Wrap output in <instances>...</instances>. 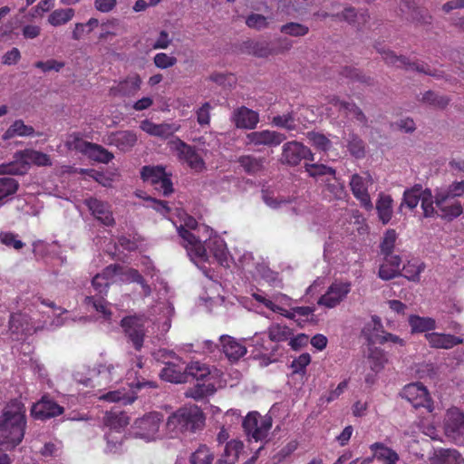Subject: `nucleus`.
<instances>
[{
  "instance_id": "57",
  "label": "nucleus",
  "mask_w": 464,
  "mask_h": 464,
  "mask_svg": "<svg viewBox=\"0 0 464 464\" xmlns=\"http://www.w3.org/2000/svg\"><path fill=\"white\" fill-rule=\"evenodd\" d=\"M56 311H59V313H55V317L50 321H44V324L40 325V329L54 330L55 328L63 326L68 323L69 318L67 316H63V314L67 315L68 311L60 307L55 308V312Z\"/></svg>"
},
{
  "instance_id": "1",
  "label": "nucleus",
  "mask_w": 464,
  "mask_h": 464,
  "mask_svg": "<svg viewBox=\"0 0 464 464\" xmlns=\"http://www.w3.org/2000/svg\"><path fill=\"white\" fill-rule=\"evenodd\" d=\"M148 200L151 203L150 207L156 211L164 216L169 215L168 218L176 227L190 260L203 271L207 277L213 278L211 271L207 270L204 266L209 258L208 249L220 266L229 267L231 263H235L242 270L247 273L253 272V266L256 263L251 253L245 252L238 257L237 261H235L227 251L225 240L214 233L210 227L198 225L193 217L179 208L176 209L177 219H174L167 202L156 200L152 198H149Z\"/></svg>"
},
{
  "instance_id": "58",
  "label": "nucleus",
  "mask_w": 464,
  "mask_h": 464,
  "mask_svg": "<svg viewBox=\"0 0 464 464\" xmlns=\"http://www.w3.org/2000/svg\"><path fill=\"white\" fill-rule=\"evenodd\" d=\"M157 311L162 314V328L164 331H168L170 327V318L174 313V308L169 302L160 303L153 308V312Z\"/></svg>"
},
{
  "instance_id": "2",
  "label": "nucleus",
  "mask_w": 464,
  "mask_h": 464,
  "mask_svg": "<svg viewBox=\"0 0 464 464\" xmlns=\"http://www.w3.org/2000/svg\"><path fill=\"white\" fill-rule=\"evenodd\" d=\"M25 426L24 405L18 400L11 401L0 411V447L7 450L20 444Z\"/></svg>"
},
{
  "instance_id": "62",
  "label": "nucleus",
  "mask_w": 464,
  "mask_h": 464,
  "mask_svg": "<svg viewBox=\"0 0 464 464\" xmlns=\"http://www.w3.org/2000/svg\"><path fill=\"white\" fill-rule=\"evenodd\" d=\"M119 21L114 18L101 24V33L99 34V39L107 40L109 37L116 36Z\"/></svg>"
},
{
  "instance_id": "42",
  "label": "nucleus",
  "mask_w": 464,
  "mask_h": 464,
  "mask_svg": "<svg viewBox=\"0 0 464 464\" xmlns=\"http://www.w3.org/2000/svg\"><path fill=\"white\" fill-rule=\"evenodd\" d=\"M379 218L383 224H387L392 216V198L389 195L382 194L376 204Z\"/></svg>"
},
{
  "instance_id": "16",
  "label": "nucleus",
  "mask_w": 464,
  "mask_h": 464,
  "mask_svg": "<svg viewBox=\"0 0 464 464\" xmlns=\"http://www.w3.org/2000/svg\"><path fill=\"white\" fill-rule=\"evenodd\" d=\"M373 184V179L369 172L353 174L350 179L351 190L365 209L372 208V202L369 194V188Z\"/></svg>"
},
{
  "instance_id": "18",
  "label": "nucleus",
  "mask_w": 464,
  "mask_h": 464,
  "mask_svg": "<svg viewBox=\"0 0 464 464\" xmlns=\"http://www.w3.org/2000/svg\"><path fill=\"white\" fill-rule=\"evenodd\" d=\"M303 160H314L310 149L301 142L293 140L282 147L281 161L289 166H297Z\"/></svg>"
},
{
  "instance_id": "14",
  "label": "nucleus",
  "mask_w": 464,
  "mask_h": 464,
  "mask_svg": "<svg viewBox=\"0 0 464 464\" xmlns=\"http://www.w3.org/2000/svg\"><path fill=\"white\" fill-rule=\"evenodd\" d=\"M352 290V284L348 281L335 280L318 299L317 304L328 309L338 306L348 296Z\"/></svg>"
},
{
  "instance_id": "54",
  "label": "nucleus",
  "mask_w": 464,
  "mask_h": 464,
  "mask_svg": "<svg viewBox=\"0 0 464 464\" xmlns=\"http://www.w3.org/2000/svg\"><path fill=\"white\" fill-rule=\"evenodd\" d=\"M238 162L244 169L250 174L256 173L264 167V160L262 159H257L250 155L240 157Z\"/></svg>"
},
{
  "instance_id": "30",
  "label": "nucleus",
  "mask_w": 464,
  "mask_h": 464,
  "mask_svg": "<svg viewBox=\"0 0 464 464\" xmlns=\"http://www.w3.org/2000/svg\"><path fill=\"white\" fill-rule=\"evenodd\" d=\"M231 121L237 128L253 130L259 121V115L256 111L242 106L234 110Z\"/></svg>"
},
{
  "instance_id": "37",
  "label": "nucleus",
  "mask_w": 464,
  "mask_h": 464,
  "mask_svg": "<svg viewBox=\"0 0 464 464\" xmlns=\"http://www.w3.org/2000/svg\"><path fill=\"white\" fill-rule=\"evenodd\" d=\"M370 450L373 458L384 464H397L399 461L397 452L382 442L372 443Z\"/></svg>"
},
{
  "instance_id": "10",
  "label": "nucleus",
  "mask_w": 464,
  "mask_h": 464,
  "mask_svg": "<svg viewBox=\"0 0 464 464\" xmlns=\"http://www.w3.org/2000/svg\"><path fill=\"white\" fill-rule=\"evenodd\" d=\"M92 377L88 379L85 385L92 382L93 386H111L118 383L123 375V368L119 363L105 362L98 363L92 369Z\"/></svg>"
},
{
  "instance_id": "25",
  "label": "nucleus",
  "mask_w": 464,
  "mask_h": 464,
  "mask_svg": "<svg viewBox=\"0 0 464 464\" xmlns=\"http://www.w3.org/2000/svg\"><path fill=\"white\" fill-rule=\"evenodd\" d=\"M84 204L92 215L102 224L108 227L114 225L115 220L109 203L96 198H89L84 200Z\"/></svg>"
},
{
  "instance_id": "6",
  "label": "nucleus",
  "mask_w": 464,
  "mask_h": 464,
  "mask_svg": "<svg viewBox=\"0 0 464 464\" xmlns=\"http://www.w3.org/2000/svg\"><path fill=\"white\" fill-rule=\"evenodd\" d=\"M31 164L38 166H50V157L34 150L18 151L14 156V160L0 165V175H22L26 173Z\"/></svg>"
},
{
  "instance_id": "44",
  "label": "nucleus",
  "mask_w": 464,
  "mask_h": 464,
  "mask_svg": "<svg viewBox=\"0 0 464 464\" xmlns=\"http://www.w3.org/2000/svg\"><path fill=\"white\" fill-rule=\"evenodd\" d=\"M34 133V130L32 126L24 124L22 120H16L13 124L6 130L4 134V139H11L15 136L26 137L32 136Z\"/></svg>"
},
{
  "instance_id": "28",
  "label": "nucleus",
  "mask_w": 464,
  "mask_h": 464,
  "mask_svg": "<svg viewBox=\"0 0 464 464\" xmlns=\"http://www.w3.org/2000/svg\"><path fill=\"white\" fill-rule=\"evenodd\" d=\"M383 60L391 65L397 67H406L407 69L416 70L425 74L432 75L434 77H440V72H432L430 69L426 68L423 64L416 63H410L409 60L404 56H397L392 51L387 50L381 52Z\"/></svg>"
},
{
  "instance_id": "45",
  "label": "nucleus",
  "mask_w": 464,
  "mask_h": 464,
  "mask_svg": "<svg viewBox=\"0 0 464 464\" xmlns=\"http://www.w3.org/2000/svg\"><path fill=\"white\" fill-rule=\"evenodd\" d=\"M74 10L72 8L56 9L48 16V23L53 26H60L70 22L74 16Z\"/></svg>"
},
{
  "instance_id": "31",
  "label": "nucleus",
  "mask_w": 464,
  "mask_h": 464,
  "mask_svg": "<svg viewBox=\"0 0 464 464\" xmlns=\"http://www.w3.org/2000/svg\"><path fill=\"white\" fill-rule=\"evenodd\" d=\"M137 135L131 130H119L107 135L104 141L121 151L130 150L137 142Z\"/></svg>"
},
{
  "instance_id": "49",
  "label": "nucleus",
  "mask_w": 464,
  "mask_h": 464,
  "mask_svg": "<svg viewBox=\"0 0 464 464\" xmlns=\"http://www.w3.org/2000/svg\"><path fill=\"white\" fill-rule=\"evenodd\" d=\"M292 336V331L285 325L274 324L268 328V337L270 342H285Z\"/></svg>"
},
{
  "instance_id": "9",
  "label": "nucleus",
  "mask_w": 464,
  "mask_h": 464,
  "mask_svg": "<svg viewBox=\"0 0 464 464\" xmlns=\"http://www.w3.org/2000/svg\"><path fill=\"white\" fill-rule=\"evenodd\" d=\"M273 425L272 417L268 414L261 415L257 411L249 412L243 420V428L250 440H265Z\"/></svg>"
},
{
  "instance_id": "29",
  "label": "nucleus",
  "mask_w": 464,
  "mask_h": 464,
  "mask_svg": "<svg viewBox=\"0 0 464 464\" xmlns=\"http://www.w3.org/2000/svg\"><path fill=\"white\" fill-rule=\"evenodd\" d=\"M435 205L439 211H440L439 215L444 218L453 219L463 212L462 205L459 200L446 198L444 194L435 195Z\"/></svg>"
},
{
  "instance_id": "64",
  "label": "nucleus",
  "mask_w": 464,
  "mask_h": 464,
  "mask_svg": "<svg viewBox=\"0 0 464 464\" xmlns=\"http://www.w3.org/2000/svg\"><path fill=\"white\" fill-rule=\"evenodd\" d=\"M436 194H444L446 198H455L464 194V181L453 182L447 188L437 190Z\"/></svg>"
},
{
  "instance_id": "41",
  "label": "nucleus",
  "mask_w": 464,
  "mask_h": 464,
  "mask_svg": "<svg viewBox=\"0 0 464 464\" xmlns=\"http://www.w3.org/2000/svg\"><path fill=\"white\" fill-rule=\"evenodd\" d=\"M409 324L412 334L425 333L436 328V322L434 319L414 314L409 317Z\"/></svg>"
},
{
  "instance_id": "20",
  "label": "nucleus",
  "mask_w": 464,
  "mask_h": 464,
  "mask_svg": "<svg viewBox=\"0 0 464 464\" xmlns=\"http://www.w3.org/2000/svg\"><path fill=\"white\" fill-rule=\"evenodd\" d=\"M330 107L325 109V114L328 117H334L335 111H340L344 117L355 119L364 123L366 118L362 111L354 104L341 101L339 98L333 97L329 101Z\"/></svg>"
},
{
  "instance_id": "33",
  "label": "nucleus",
  "mask_w": 464,
  "mask_h": 464,
  "mask_svg": "<svg viewBox=\"0 0 464 464\" xmlns=\"http://www.w3.org/2000/svg\"><path fill=\"white\" fill-rule=\"evenodd\" d=\"M222 352L230 361H237L246 353V344L229 335L219 338Z\"/></svg>"
},
{
  "instance_id": "19",
  "label": "nucleus",
  "mask_w": 464,
  "mask_h": 464,
  "mask_svg": "<svg viewBox=\"0 0 464 464\" xmlns=\"http://www.w3.org/2000/svg\"><path fill=\"white\" fill-rule=\"evenodd\" d=\"M145 385H150V382H130L128 387L121 386L120 389L110 391L100 395V399L110 402H117L122 405L131 404L137 398L136 390Z\"/></svg>"
},
{
  "instance_id": "26",
  "label": "nucleus",
  "mask_w": 464,
  "mask_h": 464,
  "mask_svg": "<svg viewBox=\"0 0 464 464\" xmlns=\"http://www.w3.org/2000/svg\"><path fill=\"white\" fill-rule=\"evenodd\" d=\"M115 267V283H138L142 289L143 295L149 296L151 294L150 286L144 281L137 269L123 267L119 265H111Z\"/></svg>"
},
{
  "instance_id": "38",
  "label": "nucleus",
  "mask_w": 464,
  "mask_h": 464,
  "mask_svg": "<svg viewBox=\"0 0 464 464\" xmlns=\"http://www.w3.org/2000/svg\"><path fill=\"white\" fill-rule=\"evenodd\" d=\"M383 263L379 269V277L382 280L394 278L401 270V259L400 256L383 257Z\"/></svg>"
},
{
  "instance_id": "52",
  "label": "nucleus",
  "mask_w": 464,
  "mask_h": 464,
  "mask_svg": "<svg viewBox=\"0 0 464 464\" xmlns=\"http://www.w3.org/2000/svg\"><path fill=\"white\" fill-rule=\"evenodd\" d=\"M424 265L420 260L414 259L409 261L402 267L403 276L411 281L419 280L420 274L423 271Z\"/></svg>"
},
{
  "instance_id": "61",
  "label": "nucleus",
  "mask_w": 464,
  "mask_h": 464,
  "mask_svg": "<svg viewBox=\"0 0 464 464\" xmlns=\"http://www.w3.org/2000/svg\"><path fill=\"white\" fill-rule=\"evenodd\" d=\"M244 342H249L250 343H248V345L254 346L256 352L258 353H265L271 349L270 343L266 339L265 334H256L249 339H244Z\"/></svg>"
},
{
  "instance_id": "63",
  "label": "nucleus",
  "mask_w": 464,
  "mask_h": 464,
  "mask_svg": "<svg viewBox=\"0 0 464 464\" xmlns=\"http://www.w3.org/2000/svg\"><path fill=\"white\" fill-rule=\"evenodd\" d=\"M263 199L269 208L274 209L281 208L283 206L292 202V198L289 197H276L267 191L263 193Z\"/></svg>"
},
{
  "instance_id": "35",
  "label": "nucleus",
  "mask_w": 464,
  "mask_h": 464,
  "mask_svg": "<svg viewBox=\"0 0 464 464\" xmlns=\"http://www.w3.org/2000/svg\"><path fill=\"white\" fill-rule=\"evenodd\" d=\"M425 338L431 347L437 349H450L462 343V339L459 337L440 333L426 334Z\"/></svg>"
},
{
  "instance_id": "12",
  "label": "nucleus",
  "mask_w": 464,
  "mask_h": 464,
  "mask_svg": "<svg viewBox=\"0 0 464 464\" xmlns=\"http://www.w3.org/2000/svg\"><path fill=\"white\" fill-rule=\"evenodd\" d=\"M362 334L367 339L369 344L385 343L387 342L403 346L405 342L399 336L385 333L382 329V324L378 316H372L371 321L366 324L362 329Z\"/></svg>"
},
{
  "instance_id": "46",
  "label": "nucleus",
  "mask_w": 464,
  "mask_h": 464,
  "mask_svg": "<svg viewBox=\"0 0 464 464\" xmlns=\"http://www.w3.org/2000/svg\"><path fill=\"white\" fill-rule=\"evenodd\" d=\"M85 155L90 159L102 163H108L114 158L111 152L95 143H92L90 145Z\"/></svg>"
},
{
  "instance_id": "7",
  "label": "nucleus",
  "mask_w": 464,
  "mask_h": 464,
  "mask_svg": "<svg viewBox=\"0 0 464 464\" xmlns=\"http://www.w3.org/2000/svg\"><path fill=\"white\" fill-rule=\"evenodd\" d=\"M187 379L188 376L196 379L198 382L186 392V396L195 400H200L214 393L215 385L209 382L210 369L200 362H191L186 365Z\"/></svg>"
},
{
  "instance_id": "48",
  "label": "nucleus",
  "mask_w": 464,
  "mask_h": 464,
  "mask_svg": "<svg viewBox=\"0 0 464 464\" xmlns=\"http://www.w3.org/2000/svg\"><path fill=\"white\" fill-rule=\"evenodd\" d=\"M397 240V233L394 229H389L385 232L381 242V253L384 257L399 256L393 254V249Z\"/></svg>"
},
{
  "instance_id": "56",
  "label": "nucleus",
  "mask_w": 464,
  "mask_h": 464,
  "mask_svg": "<svg viewBox=\"0 0 464 464\" xmlns=\"http://www.w3.org/2000/svg\"><path fill=\"white\" fill-rule=\"evenodd\" d=\"M420 203L424 217L430 218L437 214L434 207L435 198H433V195L430 189H423Z\"/></svg>"
},
{
  "instance_id": "15",
  "label": "nucleus",
  "mask_w": 464,
  "mask_h": 464,
  "mask_svg": "<svg viewBox=\"0 0 464 464\" xmlns=\"http://www.w3.org/2000/svg\"><path fill=\"white\" fill-rule=\"evenodd\" d=\"M141 178L145 182L154 186V188L164 196H168L173 191L171 179L161 166L143 167Z\"/></svg>"
},
{
  "instance_id": "36",
  "label": "nucleus",
  "mask_w": 464,
  "mask_h": 464,
  "mask_svg": "<svg viewBox=\"0 0 464 464\" xmlns=\"http://www.w3.org/2000/svg\"><path fill=\"white\" fill-rule=\"evenodd\" d=\"M430 464H464V459L453 449L435 450Z\"/></svg>"
},
{
  "instance_id": "17",
  "label": "nucleus",
  "mask_w": 464,
  "mask_h": 464,
  "mask_svg": "<svg viewBox=\"0 0 464 464\" xmlns=\"http://www.w3.org/2000/svg\"><path fill=\"white\" fill-rule=\"evenodd\" d=\"M401 396L416 409L425 408L429 412L433 411V401L428 390L420 382H412L406 385L401 392Z\"/></svg>"
},
{
  "instance_id": "59",
  "label": "nucleus",
  "mask_w": 464,
  "mask_h": 464,
  "mask_svg": "<svg viewBox=\"0 0 464 464\" xmlns=\"http://www.w3.org/2000/svg\"><path fill=\"white\" fill-rule=\"evenodd\" d=\"M314 312V308L309 306H295L292 307L289 311L283 309V311H278L281 314L285 315L287 318L299 320L301 318H307Z\"/></svg>"
},
{
  "instance_id": "13",
  "label": "nucleus",
  "mask_w": 464,
  "mask_h": 464,
  "mask_svg": "<svg viewBox=\"0 0 464 464\" xmlns=\"http://www.w3.org/2000/svg\"><path fill=\"white\" fill-rule=\"evenodd\" d=\"M445 435L457 444H464V413L452 407L446 412L444 422Z\"/></svg>"
},
{
  "instance_id": "50",
  "label": "nucleus",
  "mask_w": 464,
  "mask_h": 464,
  "mask_svg": "<svg viewBox=\"0 0 464 464\" xmlns=\"http://www.w3.org/2000/svg\"><path fill=\"white\" fill-rule=\"evenodd\" d=\"M347 148L350 153L357 158L361 159L363 158L365 155V146L364 142L362 139H360L356 134L354 133H349L347 139Z\"/></svg>"
},
{
  "instance_id": "60",
  "label": "nucleus",
  "mask_w": 464,
  "mask_h": 464,
  "mask_svg": "<svg viewBox=\"0 0 464 464\" xmlns=\"http://www.w3.org/2000/svg\"><path fill=\"white\" fill-rule=\"evenodd\" d=\"M307 139L311 144L319 150L326 151L331 148L330 140L324 134L311 131L307 133Z\"/></svg>"
},
{
  "instance_id": "34",
  "label": "nucleus",
  "mask_w": 464,
  "mask_h": 464,
  "mask_svg": "<svg viewBox=\"0 0 464 464\" xmlns=\"http://www.w3.org/2000/svg\"><path fill=\"white\" fill-rule=\"evenodd\" d=\"M162 380L174 382L182 383L187 382L186 365L184 362H167L160 372Z\"/></svg>"
},
{
  "instance_id": "4",
  "label": "nucleus",
  "mask_w": 464,
  "mask_h": 464,
  "mask_svg": "<svg viewBox=\"0 0 464 464\" xmlns=\"http://www.w3.org/2000/svg\"><path fill=\"white\" fill-rule=\"evenodd\" d=\"M115 279V267L108 266L102 273L97 274L92 280V286L94 291L101 295V297L95 298L94 296H86L84 300L85 304L100 314L99 318L103 319L104 321L111 320V313L109 308L108 302L104 300L102 295L107 294L109 285L111 284H114Z\"/></svg>"
},
{
  "instance_id": "51",
  "label": "nucleus",
  "mask_w": 464,
  "mask_h": 464,
  "mask_svg": "<svg viewBox=\"0 0 464 464\" xmlns=\"http://www.w3.org/2000/svg\"><path fill=\"white\" fill-rule=\"evenodd\" d=\"M422 192L423 189L420 185L414 186L410 189H406L403 193V199L401 207L406 205L411 209L416 208L419 201H420Z\"/></svg>"
},
{
  "instance_id": "27",
  "label": "nucleus",
  "mask_w": 464,
  "mask_h": 464,
  "mask_svg": "<svg viewBox=\"0 0 464 464\" xmlns=\"http://www.w3.org/2000/svg\"><path fill=\"white\" fill-rule=\"evenodd\" d=\"M63 412V408L47 396H43L39 401L33 405L31 410L32 416L37 420L50 419L61 415Z\"/></svg>"
},
{
  "instance_id": "39",
  "label": "nucleus",
  "mask_w": 464,
  "mask_h": 464,
  "mask_svg": "<svg viewBox=\"0 0 464 464\" xmlns=\"http://www.w3.org/2000/svg\"><path fill=\"white\" fill-rule=\"evenodd\" d=\"M243 450L240 440H232L226 444L224 453L218 459L217 464H235Z\"/></svg>"
},
{
  "instance_id": "47",
  "label": "nucleus",
  "mask_w": 464,
  "mask_h": 464,
  "mask_svg": "<svg viewBox=\"0 0 464 464\" xmlns=\"http://www.w3.org/2000/svg\"><path fill=\"white\" fill-rule=\"evenodd\" d=\"M92 142L82 139L81 133L73 132L68 135L65 145L70 150L79 151L85 155Z\"/></svg>"
},
{
  "instance_id": "32",
  "label": "nucleus",
  "mask_w": 464,
  "mask_h": 464,
  "mask_svg": "<svg viewBox=\"0 0 464 464\" xmlns=\"http://www.w3.org/2000/svg\"><path fill=\"white\" fill-rule=\"evenodd\" d=\"M10 331L15 334H32L40 329V325H35L32 319L23 313L13 314L9 321Z\"/></svg>"
},
{
  "instance_id": "40",
  "label": "nucleus",
  "mask_w": 464,
  "mask_h": 464,
  "mask_svg": "<svg viewBox=\"0 0 464 464\" xmlns=\"http://www.w3.org/2000/svg\"><path fill=\"white\" fill-rule=\"evenodd\" d=\"M367 360L372 372L375 373L382 371L388 362L385 353L382 349L373 346L369 348Z\"/></svg>"
},
{
  "instance_id": "24",
  "label": "nucleus",
  "mask_w": 464,
  "mask_h": 464,
  "mask_svg": "<svg viewBox=\"0 0 464 464\" xmlns=\"http://www.w3.org/2000/svg\"><path fill=\"white\" fill-rule=\"evenodd\" d=\"M140 77L137 73H131L115 82L110 88V94L114 97H132L140 89Z\"/></svg>"
},
{
  "instance_id": "21",
  "label": "nucleus",
  "mask_w": 464,
  "mask_h": 464,
  "mask_svg": "<svg viewBox=\"0 0 464 464\" xmlns=\"http://www.w3.org/2000/svg\"><path fill=\"white\" fill-rule=\"evenodd\" d=\"M286 139L285 135L275 130H263L252 131L246 136V144L254 146L276 147Z\"/></svg>"
},
{
  "instance_id": "43",
  "label": "nucleus",
  "mask_w": 464,
  "mask_h": 464,
  "mask_svg": "<svg viewBox=\"0 0 464 464\" xmlns=\"http://www.w3.org/2000/svg\"><path fill=\"white\" fill-rule=\"evenodd\" d=\"M215 454L206 445H200L191 453L188 459L189 464H213Z\"/></svg>"
},
{
  "instance_id": "3",
  "label": "nucleus",
  "mask_w": 464,
  "mask_h": 464,
  "mask_svg": "<svg viewBox=\"0 0 464 464\" xmlns=\"http://www.w3.org/2000/svg\"><path fill=\"white\" fill-rule=\"evenodd\" d=\"M205 417L195 405L182 407L172 412L165 422V436L180 439L183 435L195 433L204 426Z\"/></svg>"
},
{
  "instance_id": "5",
  "label": "nucleus",
  "mask_w": 464,
  "mask_h": 464,
  "mask_svg": "<svg viewBox=\"0 0 464 464\" xmlns=\"http://www.w3.org/2000/svg\"><path fill=\"white\" fill-rule=\"evenodd\" d=\"M168 146L176 154L179 161L187 165L194 172L200 173L207 169L204 160L207 150L189 145L178 137L170 140Z\"/></svg>"
},
{
  "instance_id": "53",
  "label": "nucleus",
  "mask_w": 464,
  "mask_h": 464,
  "mask_svg": "<svg viewBox=\"0 0 464 464\" xmlns=\"http://www.w3.org/2000/svg\"><path fill=\"white\" fill-rule=\"evenodd\" d=\"M18 188L17 181L13 178H0V205L4 200L13 196Z\"/></svg>"
},
{
  "instance_id": "23",
  "label": "nucleus",
  "mask_w": 464,
  "mask_h": 464,
  "mask_svg": "<svg viewBox=\"0 0 464 464\" xmlns=\"http://www.w3.org/2000/svg\"><path fill=\"white\" fill-rule=\"evenodd\" d=\"M140 128L150 136L165 140L178 132L181 126L179 121L157 124L150 120H144L140 121Z\"/></svg>"
},
{
  "instance_id": "8",
  "label": "nucleus",
  "mask_w": 464,
  "mask_h": 464,
  "mask_svg": "<svg viewBox=\"0 0 464 464\" xmlns=\"http://www.w3.org/2000/svg\"><path fill=\"white\" fill-rule=\"evenodd\" d=\"M163 414L159 411H151L144 414L141 418L135 420L132 429L136 438L145 441H155L158 440L168 439L165 436V427L161 430Z\"/></svg>"
},
{
  "instance_id": "11",
  "label": "nucleus",
  "mask_w": 464,
  "mask_h": 464,
  "mask_svg": "<svg viewBox=\"0 0 464 464\" xmlns=\"http://www.w3.org/2000/svg\"><path fill=\"white\" fill-rule=\"evenodd\" d=\"M129 417L126 413L118 411H111L106 412L103 422L105 426L109 427L115 433L120 434V430L129 424ZM107 440V450L110 452H116L121 446V435H113V432H110L106 435Z\"/></svg>"
},
{
  "instance_id": "55",
  "label": "nucleus",
  "mask_w": 464,
  "mask_h": 464,
  "mask_svg": "<svg viewBox=\"0 0 464 464\" xmlns=\"http://www.w3.org/2000/svg\"><path fill=\"white\" fill-rule=\"evenodd\" d=\"M280 31L287 35L301 37L308 34L309 27L303 24L291 22L282 25Z\"/></svg>"
},
{
  "instance_id": "22",
  "label": "nucleus",
  "mask_w": 464,
  "mask_h": 464,
  "mask_svg": "<svg viewBox=\"0 0 464 464\" xmlns=\"http://www.w3.org/2000/svg\"><path fill=\"white\" fill-rule=\"evenodd\" d=\"M121 327L129 336L134 347L139 350L143 344L144 319L138 316H129L121 320Z\"/></svg>"
}]
</instances>
